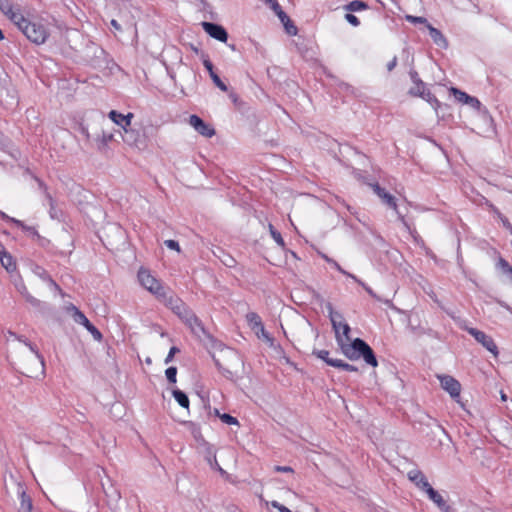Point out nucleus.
<instances>
[{
    "instance_id": "obj_1",
    "label": "nucleus",
    "mask_w": 512,
    "mask_h": 512,
    "mask_svg": "<svg viewBox=\"0 0 512 512\" xmlns=\"http://www.w3.org/2000/svg\"><path fill=\"white\" fill-rule=\"evenodd\" d=\"M328 316L335 332V338L343 354L350 360L363 358L367 365L378 366V361L373 349L361 338H355L351 344L344 343V339L350 340V326L344 322L343 315L334 310L332 303L325 304Z\"/></svg>"
},
{
    "instance_id": "obj_2",
    "label": "nucleus",
    "mask_w": 512,
    "mask_h": 512,
    "mask_svg": "<svg viewBox=\"0 0 512 512\" xmlns=\"http://www.w3.org/2000/svg\"><path fill=\"white\" fill-rule=\"evenodd\" d=\"M16 26L27 37V39L37 45L45 43L49 36L47 28L42 23L32 22L24 16Z\"/></svg>"
},
{
    "instance_id": "obj_3",
    "label": "nucleus",
    "mask_w": 512,
    "mask_h": 512,
    "mask_svg": "<svg viewBox=\"0 0 512 512\" xmlns=\"http://www.w3.org/2000/svg\"><path fill=\"white\" fill-rule=\"evenodd\" d=\"M138 280L140 284L158 298L165 297L164 288L159 280H157L149 270L141 268L138 271Z\"/></svg>"
},
{
    "instance_id": "obj_4",
    "label": "nucleus",
    "mask_w": 512,
    "mask_h": 512,
    "mask_svg": "<svg viewBox=\"0 0 512 512\" xmlns=\"http://www.w3.org/2000/svg\"><path fill=\"white\" fill-rule=\"evenodd\" d=\"M184 324L190 329L191 333L200 341L215 342V338L207 331L203 322L194 313Z\"/></svg>"
},
{
    "instance_id": "obj_5",
    "label": "nucleus",
    "mask_w": 512,
    "mask_h": 512,
    "mask_svg": "<svg viewBox=\"0 0 512 512\" xmlns=\"http://www.w3.org/2000/svg\"><path fill=\"white\" fill-rule=\"evenodd\" d=\"M466 331L471 336H473L478 343H480L484 348L491 352L495 357L498 356V347L491 336L473 327L466 328Z\"/></svg>"
},
{
    "instance_id": "obj_6",
    "label": "nucleus",
    "mask_w": 512,
    "mask_h": 512,
    "mask_svg": "<svg viewBox=\"0 0 512 512\" xmlns=\"http://www.w3.org/2000/svg\"><path fill=\"white\" fill-rule=\"evenodd\" d=\"M373 192L382 200V202L390 209L394 210L398 216V219L402 222L405 221L404 216L399 212L396 198L387 192L384 188H382L378 183H373L370 185Z\"/></svg>"
},
{
    "instance_id": "obj_7",
    "label": "nucleus",
    "mask_w": 512,
    "mask_h": 512,
    "mask_svg": "<svg viewBox=\"0 0 512 512\" xmlns=\"http://www.w3.org/2000/svg\"><path fill=\"white\" fill-rule=\"evenodd\" d=\"M439 380L441 387L447 391L454 400L459 402L461 392V384L459 381L450 375L440 376Z\"/></svg>"
},
{
    "instance_id": "obj_8",
    "label": "nucleus",
    "mask_w": 512,
    "mask_h": 512,
    "mask_svg": "<svg viewBox=\"0 0 512 512\" xmlns=\"http://www.w3.org/2000/svg\"><path fill=\"white\" fill-rule=\"evenodd\" d=\"M0 10L15 25L23 17L19 7L15 6L10 0H0Z\"/></svg>"
},
{
    "instance_id": "obj_9",
    "label": "nucleus",
    "mask_w": 512,
    "mask_h": 512,
    "mask_svg": "<svg viewBox=\"0 0 512 512\" xmlns=\"http://www.w3.org/2000/svg\"><path fill=\"white\" fill-rule=\"evenodd\" d=\"M202 27L210 37L221 42L227 41L228 33L223 26L212 22H203Z\"/></svg>"
},
{
    "instance_id": "obj_10",
    "label": "nucleus",
    "mask_w": 512,
    "mask_h": 512,
    "mask_svg": "<svg viewBox=\"0 0 512 512\" xmlns=\"http://www.w3.org/2000/svg\"><path fill=\"white\" fill-rule=\"evenodd\" d=\"M73 309L75 310L74 320L77 323L83 325L87 331L91 333L95 340L100 341L103 335L99 329L96 328L80 310H78L76 307H73Z\"/></svg>"
},
{
    "instance_id": "obj_11",
    "label": "nucleus",
    "mask_w": 512,
    "mask_h": 512,
    "mask_svg": "<svg viewBox=\"0 0 512 512\" xmlns=\"http://www.w3.org/2000/svg\"><path fill=\"white\" fill-rule=\"evenodd\" d=\"M189 124L202 136L212 137L215 135V130L209 124L205 123L199 116L191 115L189 117Z\"/></svg>"
},
{
    "instance_id": "obj_12",
    "label": "nucleus",
    "mask_w": 512,
    "mask_h": 512,
    "mask_svg": "<svg viewBox=\"0 0 512 512\" xmlns=\"http://www.w3.org/2000/svg\"><path fill=\"white\" fill-rule=\"evenodd\" d=\"M407 477L420 491H423L430 484L424 473L417 468L410 470Z\"/></svg>"
},
{
    "instance_id": "obj_13",
    "label": "nucleus",
    "mask_w": 512,
    "mask_h": 512,
    "mask_svg": "<svg viewBox=\"0 0 512 512\" xmlns=\"http://www.w3.org/2000/svg\"><path fill=\"white\" fill-rule=\"evenodd\" d=\"M108 117L118 126L127 131V128L131 125V120L134 117L133 113H128L126 115L117 112L116 110H111L108 114Z\"/></svg>"
},
{
    "instance_id": "obj_14",
    "label": "nucleus",
    "mask_w": 512,
    "mask_h": 512,
    "mask_svg": "<svg viewBox=\"0 0 512 512\" xmlns=\"http://www.w3.org/2000/svg\"><path fill=\"white\" fill-rule=\"evenodd\" d=\"M246 321L256 336L260 338L261 333L265 331L261 317L256 312H249L246 314Z\"/></svg>"
},
{
    "instance_id": "obj_15",
    "label": "nucleus",
    "mask_w": 512,
    "mask_h": 512,
    "mask_svg": "<svg viewBox=\"0 0 512 512\" xmlns=\"http://www.w3.org/2000/svg\"><path fill=\"white\" fill-rule=\"evenodd\" d=\"M203 66L208 71L210 78L212 79L213 83L223 92H226L228 90L227 85L220 79V77L217 75V73L214 71L213 63L210 61L208 57L203 59Z\"/></svg>"
},
{
    "instance_id": "obj_16",
    "label": "nucleus",
    "mask_w": 512,
    "mask_h": 512,
    "mask_svg": "<svg viewBox=\"0 0 512 512\" xmlns=\"http://www.w3.org/2000/svg\"><path fill=\"white\" fill-rule=\"evenodd\" d=\"M427 29L431 39L437 46L443 49L448 47V41L439 29L433 27L431 24L428 25Z\"/></svg>"
},
{
    "instance_id": "obj_17",
    "label": "nucleus",
    "mask_w": 512,
    "mask_h": 512,
    "mask_svg": "<svg viewBox=\"0 0 512 512\" xmlns=\"http://www.w3.org/2000/svg\"><path fill=\"white\" fill-rule=\"evenodd\" d=\"M0 262L8 272H13L16 270V262L12 255L6 251L4 246L0 248Z\"/></svg>"
},
{
    "instance_id": "obj_18",
    "label": "nucleus",
    "mask_w": 512,
    "mask_h": 512,
    "mask_svg": "<svg viewBox=\"0 0 512 512\" xmlns=\"http://www.w3.org/2000/svg\"><path fill=\"white\" fill-rule=\"evenodd\" d=\"M18 495L20 499V506L18 512H31L32 511V499L26 493L22 486L18 489Z\"/></svg>"
},
{
    "instance_id": "obj_19",
    "label": "nucleus",
    "mask_w": 512,
    "mask_h": 512,
    "mask_svg": "<svg viewBox=\"0 0 512 512\" xmlns=\"http://www.w3.org/2000/svg\"><path fill=\"white\" fill-rule=\"evenodd\" d=\"M177 305L173 307V313H175L181 321L184 323L194 312L183 302L176 301Z\"/></svg>"
},
{
    "instance_id": "obj_20",
    "label": "nucleus",
    "mask_w": 512,
    "mask_h": 512,
    "mask_svg": "<svg viewBox=\"0 0 512 512\" xmlns=\"http://www.w3.org/2000/svg\"><path fill=\"white\" fill-rule=\"evenodd\" d=\"M421 89L422 90H410V94L422 97L424 100L429 102L431 105H436V106L439 105L438 99L435 97V95L429 89H426L425 86Z\"/></svg>"
},
{
    "instance_id": "obj_21",
    "label": "nucleus",
    "mask_w": 512,
    "mask_h": 512,
    "mask_svg": "<svg viewBox=\"0 0 512 512\" xmlns=\"http://www.w3.org/2000/svg\"><path fill=\"white\" fill-rule=\"evenodd\" d=\"M275 12L280 21H289V16L283 11L277 0H263Z\"/></svg>"
},
{
    "instance_id": "obj_22",
    "label": "nucleus",
    "mask_w": 512,
    "mask_h": 512,
    "mask_svg": "<svg viewBox=\"0 0 512 512\" xmlns=\"http://www.w3.org/2000/svg\"><path fill=\"white\" fill-rule=\"evenodd\" d=\"M213 361H214V364L217 368V370L228 380L230 381H236V374L231 371L230 369L228 368H225L221 362L219 361V359H217L214 355H213Z\"/></svg>"
},
{
    "instance_id": "obj_23",
    "label": "nucleus",
    "mask_w": 512,
    "mask_h": 512,
    "mask_svg": "<svg viewBox=\"0 0 512 512\" xmlns=\"http://www.w3.org/2000/svg\"><path fill=\"white\" fill-rule=\"evenodd\" d=\"M37 269H38V270H40V272H38V273H37V274H38V276H39V277H40L44 282L48 283V285H49L51 288H53L54 290H56V291H58V292H60V293L62 292V290H61L60 286H59V285H58V284L53 280V278L50 276V274H49L46 270H44V269H42V268H40V267H38Z\"/></svg>"
},
{
    "instance_id": "obj_24",
    "label": "nucleus",
    "mask_w": 512,
    "mask_h": 512,
    "mask_svg": "<svg viewBox=\"0 0 512 512\" xmlns=\"http://www.w3.org/2000/svg\"><path fill=\"white\" fill-rule=\"evenodd\" d=\"M113 137L112 133H107L103 130L101 135L96 138L98 150L103 151L107 147L108 143L113 140Z\"/></svg>"
},
{
    "instance_id": "obj_25",
    "label": "nucleus",
    "mask_w": 512,
    "mask_h": 512,
    "mask_svg": "<svg viewBox=\"0 0 512 512\" xmlns=\"http://www.w3.org/2000/svg\"><path fill=\"white\" fill-rule=\"evenodd\" d=\"M174 399L178 402V404L183 408L189 407V398L185 392L179 389H174L173 392Z\"/></svg>"
},
{
    "instance_id": "obj_26",
    "label": "nucleus",
    "mask_w": 512,
    "mask_h": 512,
    "mask_svg": "<svg viewBox=\"0 0 512 512\" xmlns=\"http://www.w3.org/2000/svg\"><path fill=\"white\" fill-rule=\"evenodd\" d=\"M15 225H17L19 228H21L24 232L28 233L32 237H35L37 239L42 238L35 227L28 226L21 220L15 221Z\"/></svg>"
},
{
    "instance_id": "obj_27",
    "label": "nucleus",
    "mask_w": 512,
    "mask_h": 512,
    "mask_svg": "<svg viewBox=\"0 0 512 512\" xmlns=\"http://www.w3.org/2000/svg\"><path fill=\"white\" fill-rule=\"evenodd\" d=\"M34 179L37 182L39 189L41 191H43L45 197L47 198V200L49 202V205L51 206V208H53V206L55 204V200L53 199L52 195L48 191L47 185L40 178H38L36 176L34 177Z\"/></svg>"
},
{
    "instance_id": "obj_28",
    "label": "nucleus",
    "mask_w": 512,
    "mask_h": 512,
    "mask_svg": "<svg viewBox=\"0 0 512 512\" xmlns=\"http://www.w3.org/2000/svg\"><path fill=\"white\" fill-rule=\"evenodd\" d=\"M368 8V5L361 0H354L351 1L349 4L345 6V9L352 12L362 11L366 10Z\"/></svg>"
},
{
    "instance_id": "obj_29",
    "label": "nucleus",
    "mask_w": 512,
    "mask_h": 512,
    "mask_svg": "<svg viewBox=\"0 0 512 512\" xmlns=\"http://www.w3.org/2000/svg\"><path fill=\"white\" fill-rule=\"evenodd\" d=\"M18 291L21 293V295L25 298V300L27 302H29L30 304H32L33 306H39V300L36 299L35 297H33L27 290L26 286L24 284H22L19 288H18Z\"/></svg>"
},
{
    "instance_id": "obj_30",
    "label": "nucleus",
    "mask_w": 512,
    "mask_h": 512,
    "mask_svg": "<svg viewBox=\"0 0 512 512\" xmlns=\"http://www.w3.org/2000/svg\"><path fill=\"white\" fill-rule=\"evenodd\" d=\"M329 351L328 350H314L313 355H315L317 358L323 360L327 365L332 366L331 362L339 361V359H334L329 357Z\"/></svg>"
},
{
    "instance_id": "obj_31",
    "label": "nucleus",
    "mask_w": 512,
    "mask_h": 512,
    "mask_svg": "<svg viewBox=\"0 0 512 512\" xmlns=\"http://www.w3.org/2000/svg\"><path fill=\"white\" fill-rule=\"evenodd\" d=\"M332 367L339 368L348 372H358V367L351 365L339 359V361L331 362Z\"/></svg>"
},
{
    "instance_id": "obj_32",
    "label": "nucleus",
    "mask_w": 512,
    "mask_h": 512,
    "mask_svg": "<svg viewBox=\"0 0 512 512\" xmlns=\"http://www.w3.org/2000/svg\"><path fill=\"white\" fill-rule=\"evenodd\" d=\"M269 231L274 241L281 247L285 246V241L279 231H277L272 224H269Z\"/></svg>"
},
{
    "instance_id": "obj_33",
    "label": "nucleus",
    "mask_w": 512,
    "mask_h": 512,
    "mask_svg": "<svg viewBox=\"0 0 512 512\" xmlns=\"http://www.w3.org/2000/svg\"><path fill=\"white\" fill-rule=\"evenodd\" d=\"M451 92L453 93L456 100H458L461 103H467L470 99V95H468L466 92L461 91L457 88H451Z\"/></svg>"
},
{
    "instance_id": "obj_34",
    "label": "nucleus",
    "mask_w": 512,
    "mask_h": 512,
    "mask_svg": "<svg viewBox=\"0 0 512 512\" xmlns=\"http://www.w3.org/2000/svg\"><path fill=\"white\" fill-rule=\"evenodd\" d=\"M405 19L412 24H424L426 27L430 25L428 20L422 16L406 15Z\"/></svg>"
},
{
    "instance_id": "obj_35",
    "label": "nucleus",
    "mask_w": 512,
    "mask_h": 512,
    "mask_svg": "<svg viewBox=\"0 0 512 512\" xmlns=\"http://www.w3.org/2000/svg\"><path fill=\"white\" fill-rule=\"evenodd\" d=\"M219 418L221 421L228 425H239V421L236 417H233L230 414L223 413L222 415H219Z\"/></svg>"
},
{
    "instance_id": "obj_36",
    "label": "nucleus",
    "mask_w": 512,
    "mask_h": 512,
    "mask_svg": "<svg viewBox=\"0 0 512 512\" xmlns=\"http://www.w3.org/2000/svg\"><path fill=\"white\" fill-rule=\"evenodd\" d=\"M165 375L170 383H176L177 368L175 366L168 367L165 371Z\"/></svg>"
},
{
    "instance_id": "obj_37",
    "label": "nucleus",
    "mask_w": 512,
    "mask_h": 512,
    "mask_svg": "<svg viewBox=\"0 0 512 512\" xmlns=\"http://www.w3.org/2000/svg\"><path fill=\"white\" fill-rule=\"evenodd\" d=\"M23 342L30 349V351L36 355V357L40 361L41 365L44 366V357L40 354L37 347L34 344H32L31 342H27L26 340H24Z\"/></svg>"
},
{
    "instance_id": "obj_38",
    "label": "nucleus",
    "mask_w": 512,
    "mask_h": 512,
    "mask_svg": "<svg viewBox=\"0 0 512 512\" xmlns=\"http://www.w3.org/2000/svg\"><path fill=\"white\" fill-rule=\"evenodd\" d=\"M282 24L284 25L285 27V30L286 32L291 35V36H294L297 34L298 32V29L297 27L293 24V22L291 21V19L289 18V21H282Z\"/></svg>"
},
{
    "instance_id": "obj_39",
    "label": "nucleus",
    "mask_w": 512,
    "mask_h": 512,
    "mask_svg": "<svg viewBox=\"0 0 512 512\" xmlns=\"http://www.w3.org/2000/svg\"><path fill=\"white\" fill-rule=\"evenodd\" d=\"M409 76H410V78H411L412 82H413L415 85H417V86H419V87H421V88H423V87L425 86L424 82L419 78V75H418L417 71H415V70H410V72H409Z\"/></svg>"
},
{
    "instance_id": "obj_40",
    "label": "nucleus",
    "mask_w": 512,
    "mask_h": 512,
    "mask_svg": "<svg viewBox=\"0 0 512 512\" xmlns=\"http://www.w3.org/2000/svg\"><path fill=\"white\" fill-rule=\"evenodd\" d=\"M497 267H499L505 275L512 268V266H510V264L502 257H499Z\"/></svg>"
},
{
    "instance_id": "obj_41",
    "label": "nucleus",
    "mask_w": 512,
    "mask_h": 512,
    "mask_svg": "<svg viewBox=\"0 0 512 512\" xmlns=\"http://www.w3.org/2000/svg\"><path fill=\"white\" fill-rule=\"evenodd\" d=\"M164 244H165V246H166V247H168L169 249L175 250V251H177L178 253H180V252H181L180 245H179L178 241H176V240L168 239V240H165V241H164Z\"/></svg>"
},
{
    "instance_id": "obj_42",
    "label": "nucleus",
    "mask_w": 512,
    "mask_h": 512,
    "mask_svg": "<svg viewBox=\"0 0 512 512\" xmlns=\"http://www.w3.org/2000/svg\"><path fill=\"white\" fill-rule=\"evenodd\" d=\"M345 19L348 23H350L354 27H357L360 25V21H359L358 17H356L354 14L347 13L345 15Z\"/></svg>"
},
{
    "instance_id": "obj_43",
    "label": "nucleus",
    "mask_w": 512,
    "mask_h": 512,
    "mask_svg": "<svg viewBox=\"0 0 512 512\" xmlns=\"http://www.w3.org/2000/svg\"><path fill=\"white\" fill-rule=\"evenodd\" d=\"M355 282H357L359 285H361L365 291L370 295L372 296L373 298H376L378 299L377 295L374 293V291L369 287L367 286L363 281H361L359 278L356 277V279H353Z\"/></svg>"
},
{
    "instance_id": "obj_44",
    "label": "nucleus",
    "mask_w": 512,
    "mask_h": 512,
    "mask_svg": "<svg viewBox=\"0 0 512 512\" xmlns=\"http://www.w3.org/2000/svg\"><path fill=\"white\" fill-rule=\"evenodd\" d=\"M179 351L180 350L178 347H176V346L171 347L168 352V355L166 356V358L164 360L165 364L170 363L173 360V357L175 356V354L178 353Z\"/></svg>"
},
{
    "instance_id": "obj_45",
    "label": "nucleus",
    "mask_w": 512,
    "mask_h": 512,
    "mask_svg": "<svg viewBox=\"0 0 512 512\" xmlns=\"http://www.w3.org/2000/svg\"><path fill=\"white\" fill-rule=\"evenodd\" d=\"M270 504H271V506L273 508L277 509L279 512H292L289 508H287L286 506L282 505L281 503H279L276 500L271 501Z\"/></svg>"
},
{
    "instance_id": "obj_46",
    "label": "nucleus",
    "mask_w": 512,
    "mask_h": 512,
    "mask_svg": "<svg viewBox=\"0 0 512 512\" xmlns=\"http://www.w3.org/2000/svg\"><path fill=\"white\" fill-rule=\"evenodd\" d=\"M165 300H166V305L173 311V307H175L177 305V302L176 301H182L180 298L178 297H174V296H170L168 298H166V296L164 297Z\"/></svg>"
},
{
    "instance_id": "obj_47",
    "label": "nucleus",
    "mask_w": 512,
    "mask_h": 512,
    "mask_svg": "<svg viewBox=\"0 0 512 512\" xmlns=\"http://www.w3.org/2000/svg\"><path fill=\"white\" fill-rule=\"evenodd\" d=\"M466 104L470 105L472 108H474L476 110H479L482 106V104L478 100V98L473 97V96H470V99L468 100V102Z\"/></svg>"
},
{
    "instance_id": "obj_48",
    "label": "nucleus",
    "mask_w": 512,
    "mask_h": 512,
    "mask_svg": "<svg viewBox=\"0 0 512 512\" xmlns=\"http://www.w3.org/2000/svg\"><path fill=\"white\" fill-rule=\"evenodd\" d=\"M274 471L275 472H281V473H291L293 474L294 473V470L292 467L290 466H280V465H276L274 466Z\"/></svg>"
},
{
    "instance_id": "obj_49",
    "label": "nucleus",
    "mask_w": 512,
    "mask_h": 512,
    "mask_svg": "<svg viewBox=\"0 0 512 512\" xmlns=\"http://www.w3.org/2000/svg\"><path fill=\"white\" fill-rule=\"evenodd\" d=\"M422 492L426 493V495L428 496V498L430 500H432V498H435L436 495L439 493L438 491H436L430 484L428 485L427 488H425Z\"/></svg>"
},
{
    "instance_id": "obj_50",
    "label": "nucleus",
    "mask_w": 512,
    "mask_h": 512,
    "mask_svg": "<svg viewBox=\"0 0 512 512\" xmlns=\"http://www.w3.org/2000/svg\"><path fill=\"white\" fill-rule=\"evenodd\" d=\"M422 492L426 493V495L428 496V498L430 500H432V498H435L436 495L439 493L438 491H436L430 484L428 485L427 488H425Z\"/></svg>"
},
{
    "instance_id": "obj_51",
    "label": "nucleus",
    "mask_w": 512,
    "mask_h": 512,
    "mask_svg": "<svg viewBox=\"0 0 512 512\" xmlns=\"http://www.w3.org/2000/svg\"><path fill=\"white\" fill-rule=\"evenodd\" d=\"M332 267H334L336 270H338L343 275H346L347 277H350L352 279H356V276L345 271L336 261L333 262Z\"/></svg>"
},
{
    "instance_id": "obj_52",
    "label": "nucleus",
    "mask_w": 512,
    "mask_h": 512,
    "mask_svg": "<svg viewBox=\"0 0 512 512\" xmlns=\"http://www.w3.org/2000/svg\"><path fill=\"white\" fill-rule=\"evenodd\" d=\"M438 508H441L444 506L446 501L443 499V497L438 493L435 498H432L431 500Z\"/></svg>"
},
{
    "instance_id": "obj_53",
    "label": "nucleus",
    "mask_w": 512,
    "mask_h": 512,
    "mask_svg": "<svg viewBox=\"0 0 512 512\" xmlns=\"http://www.w3.org/2000/svg\"><path fill=\"white\" fill-rule=\"evenodd\" d=\"M260 338H263L270 346H273L274 338L266 330L264 333H261Z\"/></svg>"
},
{
    "instance_id": "obj_54",
    "label": "nucleus",
    "mask_w": 512,
    "mask_h": 512,
    "mask_svg": "<svg viewBox=\"0 0 512 512\" xmlns=\"http://www.w3.org/2000/svg\"><path fill=\"white\" fill-rule=\"evenodd\" d=\"M260 338H263L270 346H273L274 338L266 330L264 333H261Z\"/></svg>"
},
{
    "instance_id": "obj_55",
    "label": "nucleus",
    "mask_w": 512,
    "mask_h": 512,
    "mask_svg": "<svg viewBox=\"0 0 512 512\" xmlns=\"http://www.w3.org/2000/svg\"><path fill=\"white\" fill-rule=\"evenodd\" d=\"M0 218L7 222H11L13 224H15V221H18V219L8 216L5 212H3L1 210H0Z\"/></svg>"
},
{
    "instance_id": "obj_56",
    "label": "nucleus",
    "mask_w": 512,
    "mask_h": 512,
    "mask_svg": "<svg viewBox=\"0 0 512 512\" xmlns=\"http://www.w3.org/2000/svg\"><path fill=\"white\" fill-rule=\"evenodd\" d=\"M465 512H484L478 505L470 504L467 506Z\"/></svg>"
},
{
    "instance_id": "obj_57",
    "label": "nucleus",
    "mask_w": 512,
    "mask_h": 512,
    "mask_svg": "<svg viewBox=\"0 0 512 512\" xmlns=\"http://www.w3.org/2000/svg\"><path fill=\"white\" fill-rule=\"evenodd\" d=\"M397 65V57L394 56L391 61L387 63V70L392 71Z\"/></svg>"
},
{
    "instance_id": "obj_58",
    "label": "nucleus",
    "mask_w": 512,
    "mask_h": 512,
    "mask_svg": "<svg viewBox=\"0 0 512 512\" xmlns=\"http://www.w3.org/2000/svg\"><path fill=\"white\" fill-rule=\"evenodd\" d=\"M500 218H501V221L503 223V226L505 228H507L509 231H511L512 230V224L509 222V220L506 217H504V216H500Z\"/></svg>"
},
{
    "instance_id": "obj_59",
    "label": "nucleus",
    "mask_w": 512,
    "mask_h": 512,
    "mask_svg": "<svg viewBox=\"0 0 512 512\" xmlns=\"http://www.w3.org/2000/svg\"><path fill=\"white\" fill-rule=\"evenodd\" d=\"M80 132L82 133V135L87 139L89 140L90 139V133L88 131V128L84 125H81L80 126Z\"/></svg>"
},
{
    "instance_id": "obj_60",
    "label": "nucleus",
    "mask_w": 512,
    "mask_h": 512,
    "mask_svg": "<svg viewBox=\"0 0 512 512\" xmlns=\"http://www.w3.org/2000/svg\"><path fill=\"white\" fill-rule=\"evenodd\" d=\"M442 512H456L454 508H452L447 503L444 504L441 508H439Z\"/></svg>"
},
{
    "instance_id": "obj_61",
    "label": "nucleus",
    "mask_w": 512,
    "mask_h": 512,
    "mask_svg": "<svg viewBox=\"0 0 512 512\" xmlns=\"http://www.w3.org/2000/svg\"><path fill=\"white\" fill-rule=\"evenodd\" d=\"M111 26L117 31L121 30L120 24L115 19L111 20Z\"/></svg>"
},
{
    "instance_id": "obj_62",
    "label": "nucleus",
    "mask_w": 512,
    "mask_h": 512,
    "mask_svg": "<svg viewBox=\"0 0 512 512\" xmlns=\"http://www.w3.org/2000/svg\"><path fill=\"white\" fill-rule=\"evenodd\" d=\"M314 298H315V300H316L318 303H320V304H322V303L324 302L323 297H322L320 294H318V293H315V294H314Z\"/></svg>"
},
{
    "instance_id": "obj_63",
    "label": "nucleus",
    "mask_w": 512,
    "mask_h": 512,
    "mask_svg": "<svg viewBox=\"0 0 512 512\" xmlns=\"http://www.w3.org/2000/svg\"><path fill=\"white\" fill-rule=\"evenodd\" d=\"M209 461H210V464L212 467L217 468V466H219L215 455L213 456V462L211 460H209Z\"/></svg>"
},
{
    "instance_id": "obj_64",
    "label": "nucleus",
    "mask_w": 512,
    "mask_h": 512,
    "mask_svg": "<svg viewBox=\"0 0 512 512\" xmlns=\"http://www.w3.org/2000/svg\"><path fill=\"white\" fill-rule=\"evenodd\" d=\"M506 276L512 281V268L506 273Z\"/></svg>"
}]
</instances>
